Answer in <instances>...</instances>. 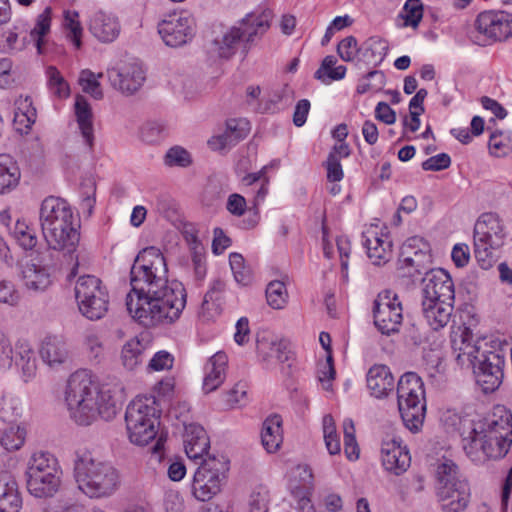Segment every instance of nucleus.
<instances>
[{"instance_id":"obj_1","label":"nucleus","mask_w":512,"mask_h":512,"mask_svg":"<svg viewBox=\"0 0 512 512\" xmlns=\"http://www.w3.org/2000/svg\"><path fill=\"white\" fill-rule=\"evenodd\" d=\"M130 285L127 310L146 327L174 323L186 306L184 285L168 279L166 259L156 247L138 253L130 270Z\"/></svg>"},{"instance_id":"obj_2","label":"nucleus","mask_w":512,"mask_h":512,"mask_svg":"<svg viewBox=\"0 0 512 512\" xmlns=\"http://www.w3.org/2000/svg\"><path fill=\"white\" fill-rule=\"evenodd\" d=\"M503 412L477 420L448 412L444 422L459 431L466 456L476 464H484L503 458L511 447L512 415Z\"/></svg>"},{"instance_id":"obj_3","label":"nucleus","mask_w":512,"mask_h":512,"mask_svg":"<svg viewBox=\"0 0 512 512\" xmlns=\"http://www.w3.org/2000/svg\"><path fill=\"white\" fill-rule=\"evenodd\" d=\"M69 415L78 425L88 426L101 418L113 419L118 411L116 400L109 390H101L92 373L86 369L70 375L65 390Z\"/></svg>"},{"instance_id":"obj_4","label":"nucleus","mask_w":512,"mask_h":512,"mask_svg":"<svg viewBox=\"0 0 512 512\" xmlns=\"http://www.w3.org/2000/svg\"><path fill=\"white\" fill-rule=\"evenodd\" d=\"M39 217L43 236L51 249L68 254L75 252L80 241V225L67 201L54 196L45 198Z\"/></svg>"},{"instance_id":"obj_5","label":"nucleus","mask_w":512,"mask_h":512,"mask_svg":"<svg viewBox=\"0 0 512 512\" xmlns=\"http://www.w3.org/2000/svg\"><path fill=\"white\" fill-rule=\"evenodd\" d=\"M75 477L79 489L90 498L112 495L119 486L117 470L91 452H83L75 461Z\"/></svg>"},{"instance_id":"obj_6","label":"nucleus","mask_w":512,"mask_h":512,"mask_svg":"<svg viewBox=\"0 0 512 512\" xmlns=\"http://www.w3.org/2000/svg\"><path fill=\"white\" fill-rule=\"evenodd\" d=\"M160 410L155 397H138L126 408L125 422L132 443L144 446L158 435Z\"/></svg>"},{"instance_id":"obj_7","label":"nucleus","mask_w":512,"mask_h":512,"mask_svg":"<svg viewBox=\"0 0 512 512\" xmlns=\"http://www.w3.org/2000/svg\"><path fill=\"white\" fill-rule=\"evenodd\" d=\"M397 400L405 426L412 432L419 431L426 415V401L424 384L416 373L407 372L400 377Z\"/></svg>"},{"instance_id":"obj_8","label":"nucleus","mask_w":512,"mask_h":512,"mask_svg":"<svg viewBox=\"0 0 512 512\" xmlns=\"http://www.w3.org/2000/svg\"><path fill=\"white\" fill-rule=\"evenodd\" d=\"M456 356L458 363H464V357L473 365L477 384L484 393L494 392L502 383L504 372V356L499 351L479 352L478 348L469 344L460 347Z\"/></svg>"},{"instance_id":"obj_9","label":"nucleus","mask_w":512,"mask_h":512,"mask_svg":"<svg viewBox=\"0 0 512 512\" xmlns=\"http://www.w3.org/2000/svg\"><path fill=\"white\" fill-rule=\"evenodd\" d=\"M505 237L504 226L495 214L484 213L477 219L473 231L474 254L482 269L494 265L496 251L503 246Z\"/></svg>"},{"instance_id":"obj_10","label":"nucleus","mask_w":512,"mask_h":512,"mask_svg":"<svg viewBox=\"0 0 512 512\" xmlns=\"http://www.w3.org/2000/svg\"><path fill=\"white\" fill-rule=\"evenodd\" d=\"M60 474L58 461L52 454L43 451L34 453L26 470L29 493L38 498L54 496L60 487Z\"/></svg>"},{"instance_id":"obj_11","label":"nucleus","mask_w":512,"mask_h":512,"mask_svg":"<svg viewBox=\"0 0 512 512\" xmlns=\"http://www.w3.org/2000/svg\"><path fill=\"white\" fill-rule=\"evenodd\" d=\"M229 461L224 456H207L196 469L192 494L199 501H209L221 491L227 479Z\"/></svg>"},{"instance_id":"obj_12","label":"nucleus","mask_w":512,"mask_h":512,"mask_svg":"<svg viewBox=\"0 0 512 512\" xmlns=\"http://www.w3.org/2000/svg\"><path fill=\"white\" fill-rule=\"evenodd\" d=\"M75 298L80 313L89 320H99L108 311L107 288L96 276L84 275L78 278L75 284Z\"/></svg>"},{"instance_id":"obj_13","label":"nucleus","mask_w":512,"mask_h":512,"mask_svg":"<svg viewBox=\"0 0 512 512\" xmlns=\"http://www.w3.org/2000/svg\"><path fill=\"white\" fill-rule=\"evenodd\" d=\"M475 26L479 45L500 42L512 36V14L504 11H484L477 16Z\"/></svg>"},{"instance_id":"obj_14","label":"nucleus","mask_w":512,"mask_h":512,"mask_svg":"<svg viewBox=\"0 0 512 512\" xmlns=\"http://www.w3.org/2000/svg\"><path fill=\"white\" fill-rule=\"evenodd\" d=\"M402 304L392 290H384L374 301V324L382 334L389 335L399 331L403 316Z\"/></svg>"},{"instance_id":"obj_15","label":"nucleus","mask_w":512,"mask_h":512,"mask_svg":"<svg viewBox=\"0 0 512 512\" xmlns=\"http://www.w3.org/2000/svg\"><path fill=\"white\" fill-rule=\"evenodd\" d=\"M158 32L166 45L179 47L195 34V20L187 11L174 12L158 24Z\"/></svg>"},{"instance_id":"obj_16","label":"nucleus","mask_w":512,"mask_h":512,"mask_svg":"<svg viewBox=\"0 0 512 512\" xmlns=\"http://www.w3.org/2000/svg\"><path fill=\"white\" fill-rule=\"evenodd\" d=\"M400 256V268H413L414 272L409 270L405 275L414 277L426 270L431 263L430 245L423 237H410L403 243Z\"/></svg>"},{"instance_id":"obj_17","label":"nucleus","mask_w":512,"mask_h":512,"mask_svg":"<svg viewBox=\"0 0 512 512\" xmlns=\"http://www.w3.org/2000/svg\"><path fill=\"white\" fill-rule=\"evenodd\" d=\"M455 301L454 283L442 268L431 269L425 272L422 279L421 301Z\"/></svg>"},{"instance_id":"obj_18","label":"nucleus","mask_w":512,"mask_h":512,"mask_svg":"<svg viewBox=\"0 0 512 512\" xmlns=\"http://www.w3.org/2000/svg\"><path fill=\"white\" fill-rule=\"evenodd\" d=\"M381 459L383 467L395 474L401 475L409 467L411 457L406 446L401 445V440L395 437L383 439L381 444Z\"/></svg>"},{"instance_id":"obj_19","label":"nucleus","mask_w":512,"mask_h":512,"mask_svg":"<svg viewBox=\"0 0 512 512\" xmlns=\"http://www.w3.org/2000/svg\"><path fill=\"white\" fill-rule=\"evenodd\" d=\"M0 224L24 250H32L36 247L38 242L36 231L25 220L13 219L9 210H3L0 212Z\"/></svg>"},{"instance_id":"obj_20","label":"nucleus","mask_w":512,"mask_h":512,"mask_svg":"<svg viewBox=\"0 0 512 512\" xmlns=\"http://www.w3.org/2000/svg\"><path fill=\"white\" fill-rule=\"evenodd\" d=\"M108 78L111 85L123 94H134L143 84L145 73L141 65L131 63L121 69L108 71Z\"/></svg>"},{"instance_id":"obj_21","label":"nucleus","mask_w":512,"mask_h":512,"mask_svg":"<svg viewBox=\"0 0 512 512\" xmlns=\"http://www.w3.org/2000/svg\"><path fill=\"white\" fill-rule=\"evenodd\" d=\"M367 388L371 396L382 399L393 392L395 379L389 367L383 364L373 365L366 375Z\"/></svg>"},{"instance_id":"obj_22","label":"nucleus","mask_w":512,"mask_h":512,"mask_svg":"<svg viewBox=\"0 0 512 512\" xmlns=\"http://www.w3.org/2000/svg\"><path fill=\"white\" fill-rule=\"evenodd\" d=\"M88 28L91 34L103 43L113 42L120 34L118 19L103 11H97L91 15Z\"/></svg>"},{"instance_id":"obj_23","label":"nucleus","mask_w":512,"mask_h":512,"mask_svg":"<svg viewBox=\"0 0 512 512\" xmlns=\"http://www.w3.org/2000/svg\"><path fill=\"white\" fill-rule=\"evenodd\" d=\"M228 357L224 352H217L209 358L204 366L202 389L208 394L217 390L226 378Z\"/></svg>"},{"instance_id":"obj_24","label":"nucleus","mask_w":512,"mask_h":512,"mask_svg":"<svg viewBox=\"0 0 512 512\" xmlns=\"http://www.w3.org/2000/svg\"><path fill=\"white\" fill-rule=\"evenodd\" d=\"M422 315L434 331L444 328L452 316L454 301H421Z\"/></svg>"},{"instance_id":"obj_25","label":"nucleus","mask_w":512,"mask_h":512,"mask_svg":"<svg viewBox=\"0 0 512 512\" xmlns=\"http://www.w3.org/2000/svg\"><path fill=\"white\" fill-rule=\"evenodd\" d=\"M22 504L15 477L8 471L0 472V512H19Z\"/></svg>"},{"instance_id":"obj_26","label":"nucleus","mask_w":512,"mask_h":512,"mask_svg":"<svg viewBox=\"0 0 512 512\" xmlns=\"http://www.w3.org/2000/svg\"><path fill=\"white\" fill-rule=\"evenodd\" d=\"M184 445L187 456L191 459L202 458L210 447L208 435L204 428L196 423H184Z\"/></svg>"},{"instance_id":"obj_27","label":"nucleus","mask_w":512,"mask_h":512,"mask_svg":"<svg viewBox=\"0 0 512 512\" xmlns=\"http://www.w3.org/2000/svg\"><path fill=\"white\" fill-rule=\"evenodd\" d=\"M271 18L272 12L268 9L255 11L247 14L235 27L241 31L245 42H252L254 37L262 36L268 30Z\"/></svg>"},{"instance_id":"obj_28","label":"nucleus","mask_w":512,"mask_h":512,"mask_svg":"<svg viewBox=\"0 0 512 512\" xmlns=\"http://www.w3.org/2000/svg\"><path fill=\"white\" fill-rule=\"evenodd\" d=\"M248 132L249 123L246 120L230 119L226 122V130L224 133L212 137L208 141V145L213 150H223L245 138Z\"/></svg>"},{"instance_id":"obj_29","label":"nucleus","mask_w":512,"mask_h":512,"mask_svg":"<svg viewBox=\"0 0 512 512\" xmlns=\"http://www.w3.org/2000/svg\"><path fill=\"white\" fill-rule=\"evenodd\" d=\"M436 495L446 497L449 489L456 487L458 482H467L459 472V467L450 459H443L437 464L435 471Z\"/></svg>"},{"instance_id":"obj_30","label":"nucleus","mask_w":512,"mask_h":512,"mask_svg":"<svg viewBox=\"0 0 512 512\" xmlns=\"http://www.w3.org/2000/svg\"><path fill=\"white\" fill-rule=\"evenodd\" d=\"M39 354L42 361L52 368L64 364L69 359L67 344L57 336L45 337L42 341Z\"/></svg>"},{"instance_id":"obj_31","label":"nucleus","mask_w":512,"mask_h":512,"mask_svg":"<svg viewBox=\"0 0 512 512\" xmlns=\"http://www.w3.org/2000/svg\"><path fill=\"white\" fill-rule=\"evenodd\" d=\"M363 238L367 255L375 265H381L390 259L392 243L387 236L378 235L375 231H367L363 233Z\"/></svg>"},{"instance_id":"obj_32","label":"nucleus","mask_w":512,"mask_h":512,"mask_svg":"<svg viewBox=\"0 0 512 512\" xmlns=\"http://www.w3.org/2000/svg\"><path fill=\"white\" fill-rule=\"evenodd\" d=\"M21 273L24 285L30 291L44 292L52 284L48 269L33 260L23 265Z\"/></svg>"},{"instance_id":"obj_33","label":"nucleus","mask_w":512,"mask_h":512,"mask_svg":"<svg viewBox=\"0 0 512 512\" xmlns=\"http://www.w3.org/2000/svg\"><path fill=\"white\" fill-rule=\"evenodd\" d=\"M225 286V282L221 279H215L211 283L201 305V315L206 320H212L222 313L225 303Z\"/></svg>"},{"instance_id":"obj_34","label":"nucleus","mask_w":512,"mask_h":512,"mask_svg":"<svg viewBox=\"0 0 512 512\" xmlns=\"http://www.w3.org/2000/svg\"><path fill=\"white\" fill-rule=\"evenodd\" d=\"M456 487L450 488L446 497L437 496L441 502L443 512H463L470 501V487L468 482H458Z\"/></svg>"},{"instance_id":"obj_35","label":"nucleus","mask_w":512,"mask_h":512,"mask_svg":"<svg viewBox=\"0 0 512 512\" xmlns=\"http://www.w3.org/2000/svg\"><path fill=\"white\" fill-rule=\"evenodd\" d=\"M282 418L271 415L264 422L261 431V442L267 452H276L282 443Z\"/></svg>"},{"instance_id":"obj_36","label":"nucleus","mask_w":512,"mask_h":512,"mask_svg":"<svg viewBox=\"0 0 512 512\" xmlns=\"http://www.w3.org/2000/svg\"><path fill=\"white\" fill-rule=\"evenodd\" d=\"M75 115L81 134L85 143L91 148L93 146V121L92 110L87 99L82 95H77L75 100Z\"/></svg>"},{"instance_id":"obj_37","label":"nucleus","mask_w":512,"mask_h":512,"mask_svg":"<svg viewBox=\"0 0 512 512\" xmlns=\"http://www.w3.org/2000/svg\"><path fill=\"white\" fill-rule=\"evenodd\" d=\"M21 177L17 162L7 154L0 155V194L9 193L17 187Z\"/></svg>"},{"instance_id":"obj_38","label":"nucleus","mask_w":512,"mask_h":512,"mask_svg":"<svg viewBox=\"0 0 512 512\" xmlns=\"http://www.w3.org/2000/svg\"><path fill=\"white\" fill-rule=\"evenodd\" d=\"M256 342L258 352L275 356L281 363L289 361L291 352L288 350V343L286 341H277L267 333H263L262 335H257Z\"/></svg>"},{"instance_id":"obj_39","label":"nucleus","mask_w":512,"mask_h":512,"mask_svg":"<svg viewBox=\"0 0 512 512\" xmlns=\"http://www.w3.org/2000/svg\"><path fill=\"white\" fill-rule=\"evenodd\" d=\"M144 344L138 338L128 340L121 350V362L127 370L136 369L144 359Z\"/></svg>"},{"instance_id":"obj_40","label":"nucleus","mask_w":512,"mask_h":512,"mask_svg":"<svg viewBox=\"0 0 512 512\" xmlns=\"http://www.w3.org/2000/svg\"><path fill=\"white\" fill-rule=\"evenodd\" d=\"M336 63L337 59L335 56H326L315 72L314 77L324 84L343 79L346 74V67L343 65L335 66Z\"/></svg>"},{"instance_id":"obj_41","label":"nucleus","mask_w":512,"mask_h":512,"mask_svg":"<svg viewBox=\"0 0 512 512\" xmlns=\"http://www.w3.org/2000/svg\"><path fill=\"white\" fill-rule=\"evenodd\" d=\"M241 42H244L241 31L233 26L222 36L221 40H215L214 45L219 57L230 58L235 54Z\"/></svg>"},{"instance_id":"obj_42","label":"nucleus","mask_w":512,"mask_h":512,"mask_svg":"<svg viewBox=\"0 0 512 512\" xmlns=\"http://www.w3.org/2000/svg\"><path fill=\"white\" fill-rule=\"evenodd\" d=\"M388 51V43L380 37H370L362 45V56L368 62L379 64Z\"/></svg>"},{"instance_id":"obj_43","label":"nucleus","mask_w":512,"mask_h":512,"mask_svg":"<svg viewBox=\"0 0 512 512\" xmlns=\"http://www.w3.org/2000/svg\"><path fill=\"white\" fill-rule=\"evenodd\" d=\"M294 473L295 476L299 477V485L292 487V493L301 498L303 504H308L309 498L307 497V493L313 485L312 470L307 465H299L296 467Z\"/></svg>"},{"instance_id":"obj_44","label":"nucleus","mask_w":512,"mask_h":512,"mask_svg":"<svg viewBox=\"0 0 512 512\" xmlns=\"http://www.w3.org/2000/svg\"><path fill=\"white\" fill-rule=\"evenodd\" d=\"M322 424L324 441L329 454H339L341 451V444L333 417L330 414L325 415L323 417Z\"/></svg>"},{"instance_id":"obj_45","label":"nucleus","mask_w":512,"mask_h":512,"mask_svg":"<svg viewBox=\"0 0 512 512\" xmlns=\"http://www.w3.org/2000/svg\"><path fill=\"white\" fill-rule=\"evenodd\" d=\"M424 5L421 0H407L400 16L404 20V26L417 28L422 21Z\"/></svg>"},{"instance_id":"obj_46","label":"nucleus","mask_w":512,"mask_h":512,"mask_svg":"<svg viewBox=\"0 0 512 512\" xmlns=\"http://www.w3.org/2000/svg\"><path fill=\"white\" fill-rule=\"evenodd\" d=\"M52 9L46 7L36 18L34 28L30 32L31 38L36 42L38 52L41 53L43 37L49 33L51 26Z\"/></svg>"},{"instance_id":"obj_47","label":"nucleus","mask_w":512,"mask_h":512,"mask_svg":"<svg viewBox=\"0 0 512 512\" xmlns=\"http://www.w3.org/2000/svg\"><path fill=\"white\" fill-rule=\"evenodd\" d=\"M79 14L76 11H66L64 15V26L67 30V38L77 49L82 46L83 28L78 20Z\"/></svg>"},{"instance_id":"obj_48","label":"nucleus","mask_w":512,"mask_h":512,"mask_svg":"<svg viewBox=\"0 0 512 512\" xmlns=\"http://www.w3.org/2000/svg\"><path fill=\"white\" fill-rule=\"evenodd\" d=\"M25 441V431L18 425H9L0 437L1 446L7 451H15L21 448Z\"/></svg>"},{"instance_id":"obj_49","label":"nucleus","mask_w":512,"mask_h":512,"mask_svg":"<svg viewBox=\"0 0 512 512\" xmlns=\"http://www.w3.org/2000/svg\"><path fill=\"white\" fill-rule=\"evenodd\" d=\"M288 293L285 284L281 281H271L266 288L267 303L273 309H282L287 303Z\"/></svg>"},{"instance_id":"obj_50","label":"nucleus","mask_w":512,"mask_h":512,"mask_svg":"<svg viewBox=\"0 0 512 512\" xmlns=\"http://www.w3.org/2000/svg\"><path fill=\"white\" fill-rule=\"evenodd\" d=\"M343 433L346 457L351 461L357 460L359 458L360 449L356 441L354 423L349 418L343 421Z\"/></svg>"},{"instance_id":"obj_51","label":"nucleus","mask_w":512,"mask_h":512,"mask_svg":"<svg viewBox=\"0 0 512 512\" xmlns=\"http://www.w3.org/2000/svg\"><path fill=\"white\" fill-rule=\"evenodd\" d=\"M229 263L237 283L248 285L252 281L251 269L245 266V260L241 254H230Z\"/></svg>"},{"instance_id":"obj_52","label":"nucleus","mask_w":512,"mask_h":512,"mask_svg":"<svg viewBox=\"0 0 512 512\" xmlns=\"http://www.w3.org/2000/svg\"><path fill=\"white\" fill-rule=\"evenodd\" d=\"M48 86L51 93L58 98H66L70 94L69 85L54 66L47 68Z\"/></svg>"},{"instance_id":"obj_53","label":"nucleus","mask_w":512,"mask_h":512,"mask_svg":"<svg viewBox=\"0 0 512 512\" xmlns=\"http://www.w3.org/2000/svg\"><path fill=\"white\" fill-rule=\"evenodd\" d=\"M102 74H98L101 77ZM79 85L85 93L90 94L94 99L100 100L103 98V92L97 76L90 70H82L79 76Z\"/></svg>"},{"instance_id":"obj_54","label":"nucleus","mask_w":512,"mask_h":512,"mask_svg":"<svg viewBox=\"0 0 512 512\" xmlns=\"http://www.w3.org/2000/svg\"><path fill=\"white\" fill-rule=\"evenodd\" d=\"M21 415L19 403L14 398L3 397L0 400V419L9 425H15Z\"/></svg>"},{"instance_id":"obj_55","label":"nucleus","mask_w":512,"mask_h":512,"mask_svg":"<svg viewBox=\"0 0 512 512\" xmlns=\"http://www.w3.org/2000/svg\"><path fill=\"white\" fill-rule=\"evenodd\" d=\"M339 57L345 62H352L358 54H362V46H358L354 36L345 37L337 46Z\"/></svg>"},{"instance_id":"obj_56","label":"nucleus","mask_w":512,"mask_h":512,"mask_svg":"<svg viewBox=\"0 0 512 512\" xmlns=\"http://www.w3.org/2000/svg\"><path fill=\"white\" fill-rule=\"evenodd\" d=\"M488 145L491 154L497 157L504 156L511 150L510 139L502 131L491 133Z\"/></svg>"},{"instance_id":"obj_57","label":"nucleus","mask_w":512,"mask_h":512,"mask_svg":"<svg viewBox=\"0 0 512 512\" xmlns=\"http://www.w3.org/2000/svg\"><path fill=\"white\" fill-rule=\"evenodd\" d=\"M246 402L247 384L240 381L226 394V406L228 408H236L244 405Z\"/></svg>"},{"instance_id":"obj_58","label":"nucleus","mask_w":512,"mask_h":512,"mask_svg":"<svg viewBox=\"0 0 512 512\" xmlns=\"http://www.w3.org/2000/svg\"><path fill=\"white\" fill-rule=\"evenodd\" d=\"M165 162L170 166L186 167L191 163L190 154L182 147L175 146L168 150L165 156Z\"/></svg>"},{"instance_id":"obj_59","label":"nucleus","mask_w":512,"mask_h":512,"mask_svg":"<svg viewBox=\"0 0 512 512\" xmlns=\"http://www.w3.org/2000/svg\"><path fill=\"white\" fill-rule=\"evenodd\" d=\"M15 117H25L30 124L36 120V109L32 106V99L29 96L19 97L15 102Z\"/></svg>"},{"instance_id":"obj_60","label":"nucleus","mask_w":512,"mask_h":512,"mask_svg":"<svg viewBox=\"0 0 512 512\" xmlns=\"http://www.w3.org/2000/svg\"><path fill=\"white\" fill-rule=\"evenodd\" d=\"M451 165V158L446 153H440L432 156L422 163V169L425 171H441Z\"/></svg>"},{"instance_id":"obj_61","label":"nucleus","mask_w":512,"mask_h":512,"mask_svg":"<svg viewBox=\"0 0 512 512\" xmlns=\"http://www.w3.org/2000/svg\"><path fill=\"white\" fill-rule=\"evenodd\" d=\"M174 358L167 351L157 352L149 361L148 368L154 371H162L172 368Z\"/></svg>"},{"instance_id":"obj_62","label":"nucleus","mask_w":512,"mask_h":512,"mask_svg":"<svg viewBox=\"0 0 512 512\" xmlns=\"http://www.w3.org/2000/svg\"><path fill=\"white\" fill-rule=\"evenodd\" d=\"M85 346L92 359L99 362L103 358L104 345L99 336L96 334L87 335L85 338Z\"/></svg>"},{"instance_id":"obj_63","label":"nucleus","mask_w":512,"mask_h":512,"mask_svg":"<svg viewBox=\"0 0 512 512\" xmlns=\"http://www.w3.org/2000/svg\"><path fill=\"white\" fill-rule=\"evenodd\" d=\"M324 166L327 170V179L330 182H339L344 177L341 161L334 156H328Z\"/></svg>"},{"instance_id":"obj_64","label":"nucleus","mask_w":512,"mask_h":512,"mask_svg":"<svg viewBox=\"0 0 512 512\" xmlns=\"http://www.w3.org/2000/svg\"><path fill=\"white\" fill-rule=\"evenodd\" d=\"M247 208L246 199L237 193L229 195L226 209L234 216H243Z\"/></svg>"}]
</instances>
